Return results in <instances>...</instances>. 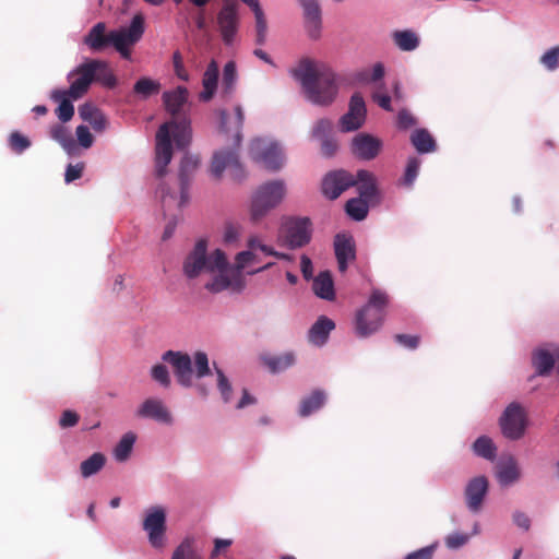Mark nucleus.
<instances>
[{"label": "nucleus", "instance_id": "18", "mask_svg": "<svg viewBox=\"0 0 559 559\" xmlns=\"http://www.w3.org/2000/svg\"><path fill=\"white\" fill-rule=\"evenodd\" d=\"M219 117L221 130L227 135H230L233 145L238 148L242 140L243 110L241 106H235L233 115H229L226 110H221Z\"/></svg>", "mask_w": 559, "mask_h": 559}, {"label": "nucleus", "instance_id": "42", "mask_svg": "<svg viewBox=\"0 0 559 559\" xmlns=\"http://www.w3.org/2000/svg\"><path fill=\"white\" fill-rule=\"evenodd\" d=\"M370 201L364 198H353L346 202L345 210L348 216L355 221H362L366 218L369 211Z\"/></svg>", "mask_w": 559, "mask_h": 559}, {"label": "nucleus", "instance_id": "34", "mask_svg": "<svg viewBox=\"0 0 559 559\" xmlns=\"http://www.w3.org/2000/svg\"><path fill=\"white\" fill-rule=\"evenodd\" d=\"M81 118L88 122L96 132H102L107 127V119L104 114L96 107L85 104L80 107Z\"/></svg>", "mask_w": 559, "mask_h": 559}, {"label": "nucleus", "instance_id": "35", "mask_svg": "<svg viewBox=\"0 0 559 559\" xmlns=\"http://www.w3.org/2000/svg\"><path fill=\"white\" fill-rule=\"evenodd\" d=\"M326 401V394L323 390L317 389L312 393L302 399L299 406V415L307 417L312 413L319 411Z\"/></svg>", "mask_w": 559, "mask_h": 559}, {"label": "nucleus", "instance_id": "11", "mask_svg": "<svg viewBox=\"0 0 559 559\" xmlns=\"http://www.w3.org/2000/svg\"><path fill=\"white\" fill-rule=\"evenodd\" d=\"M143 530L147 532L150 544L157 549L165 545L166 513L162 507H153L143 521Z\"/></svg>", "mask_w": 559, "mask_h": 559}, {"label": "nucleus", "instance_id": "48", "mask_svg": "<svg viewBox=\"0 0 559 559\" xmlns=\"http://www.w3.org/2000/svg\"><path fill=\"white\" fill-rule=\"evenodd\" d=\"M389 304V296L385 292L374 288L371 292L369 300L366 307H370L372 309L380 310L381 312H385V307Z\"/></svg>", "mask_w": 559, "mask_h": 559}, {"label": "nucleus", "instance_id": "54", "mask_svg": "<svg viewBox=\"0 0 559 559\" xmlns=\"http://www.w3.org/2000/svg\"><path fill=\"white\" fill-rule=\"evenodd\" d=\"M333 124L329 119H320L318 120L311 131V136L317 140H322L329 138L332 131Z\"/></svg>", "mask_w": 559, "mask_h": 559}, {"label": "nucleus", "instance_id": "43", "mask_svg": "<svg viewBox=\"0 0 559 559\" xmlns=\"http://www.w3.org/2000/svg\"><path fill=\"white\" fill-rule=\"evenodd\" d=\"M106 457L104 454L96 452L80 465L81 475L84 478L97 474L105 465Z\"/></svg>", "mask_w": 559, "mask_h": 559}, {"label": "nucleus", "instance_id": "59", "mask_svg": "<svg viewBox=\"0 0 559 559\" xmlns=\"http://www.w3.org/2000/svg\"><path fill=\"white\" fill-rule=\"evenodd\" d=\"M417 123L416 118L413 116V114L407 109H402L397 114V128L402 130H407L412 127H414Z\"/></svg>", "mask_w": 559, "mask_h": 559}, {"label": "nucleus", "instance_id": "36", "mask_svg": "<svg viewBox=\"0 0 559 559\" xmlns=\"http://www.w3.org/2000/svg\"><path fill=\"white\" fill-rule=\"evenodd\" d=\"M520 476V468L515 459L512 456L498 466L497 477L499 483L503 486L515 483L519 480Z\"/></svg>", "mask_w": 559, "mask_h": 559}, {"label": "nucleus", "instance_id": "64", "mask_svg": "<svg viewBox=\"0 0 559 559\" xmlns=\"http://www.w3.org/2000/svg\"><path fill=\"white\" fill-rule=\"evenodd\" d=\"M322 143H321V153L323 156L325 157H331L333 156L336 151H337V143L334 139L332 138H325V139H322L321 140Z\"/></svg>", "mask_w": 559, "mask_h": 559}, {"label": "nucleus", "instance_id": "58", "mask_svg": "<svg viewBox=\"0 0 559 559\" xmlns=\"http://www.w3.org/2000/svg\"><path fill=\"white\" fill-rule=\"evenodd\" d=\"M216 374L218 390L221 391L224 402L227 403L230 400L231 385L222 369L216 368Z\"/></svg>", "mask_w": 559, "mask_h": 559}, {"label": "nucleus", "instance_id": "38", "mask_svg": "<svg viewBox=\"0 0 559 559\" xmlns=\"http://www.w3.org/2000/svg\"><path fill=\"white\" fill-rule=\"evenodd\" d=\"M237 70L234 61H228L223 69L222 97L229 99L235 91Z\"/></svg>", "mask_w": 559, "mask_h": 559}, {"label": "nucleus", "instance_id": "41", "mask_svg": "<svg viewBox=\"0 0 559 559\" xmlns=\"http://www.w3.org/2000/svg\"><path fill=\"white\" fill-rule=\"evenodd\" d=\"M394 44L403 51H413L419 45V38L415 32L405 29L393 33Z\"/></svg>", "mask_w": 559, "mask_h": 559}, {"label": "nucleus", "instance_id": "21", "mask_svg": "<svg viewBox=\"0 0 559 559\" xmlns=\"http://www.w3.org/2000/svg\"><path fill=\"white\" fill-rule=\"evenodd\" d=\"M487 491L488 480L485 476H478L469 480L465 488V498L472 512L476 513L481 509Z\"/></svg>", "mask_w": 559, "mask_h": 559}, {"label": "nucleus", "instance_id": "32", "mask_svg": "<svg viewBox=\"0 0 559 559\" xmlns=\"http://www.w3.org/2000/svg\"><path fill=\"white\" fill-rule=\"evenodd\" d=\"M314 294L322 299L333 300L335 298L334 282L329 271L320 272L312 284Z\"/></svg>", "mask_w": 559, "mask_h": 559}, {"label": "nucleus", "instance_id": "9", "mask_svg": "<svg viewBox=\"0 0 559 559\" xmlns=\"http://www.w3.org/2000/svg\"><path fill=\"white\" fill-rule=\"evenodd\" d=\"M249 153L252 159L262 163L270 170H278L283 166L284 156L276 143L255 139L250 143Z\"/></svg>", "mask_w": 559, "mask_h": 559}, {"label": "nucleus", "instance_id": "5", "mask_svg": "<svg viewBox=\"0 0 559 559\" xmlns=\"http://www.w3.org/2000/svg\"><path fill=\"white\" fill-rule=\"evenodd\" d=\"M200 160L197 156L185 155L179 169V180H180V198L177 200L176 195L169 193L168 188L165 185H160L157 189V193L160 195L162 207L164 214L167 212H171L173 207L181 209L188 203L189 194L188 189L190 185V179L193 173L197 170Z\"/></svg>", "mask_w": 559, "mask_h": 559}, {"label": "nucleus", "instance_id": "15", "mask_svg": "<svg viewBox=\"0 0 559 559\" xmlns=\"http://www.w3.org/2000/svg\"><path fill=\"white\" fill-rule=\"evenodd\" d=\"M354 176L345 170L329 173L322 181V192L330 199H337L346 189L354 187Z\"/></svg>", "mask_w": 559, "mask_h": 559}, {"label": "nucleus", "instance_id": "26", "mask_svg": "<svg viewBox=\"0 0 559 559\" xmlns=\"http://www.w3.org/2000/svg\"><path fill=\"white\" fill-rule=\"evenodd\" d=\"M104 22L95 24L84 36L83 43L93 51H102L109 46L110 32L106 33Z\"/></svg>", "mask_w": 559, "mask_h": 559}, {"label": "nucleus", "instance_id": "13", "mask_svg": "<svg viewBox=\"0 0 559 559\" xmlns=\"http://www.w3.org/2000/svg\"><path fill=\"white\" fill-rule=\"evenodd\" d=\"M217 24L225 45H231L238 31V14L231 0L225 3L217 15Z\"/></svg>", "mask_w": 559, "mask_h": 559}, {"label": "nucleus", "instance_id": "3", "mask_svg": "<svg viewBox=\"0 0 559 559\" xmlns=\"http://www.w3.org/2000/svg\"><path fill=\"white\" fill-rule=\"evenodd\" d=\"M162 359L171 366L177 382L185 388L192 386L193 374L201 379L211 373L209 358L204 352L194 354V369L191 357L183 352L167 350L163 354Z\"/></svg>", "mask_w": 559, "mask_h": 559}, {"label": "nucleus", "instance_id": "8", "mask_svg": "<svg viewBox=\"0 0 559 559\" xmlns=\"http://www.w3.org/2000/svg\"><path fill=\"white\" fill-rule=\"evenodd\" d=\"M500 427L506 438L510 440L521 439L527 427L525 408L516 402L509 404L500 417Z\"/></svg>", "mask_w": 559, "mask_h": 559}, {"label": "nucleus", "instance_id": "51", "mask_svg": "<svg viewBox=\"0 0 559 559\" xmlns=\"http://www.w3.org/2000/svg\"><path fill=\"white\" fill-rule=\"evenodd\" d=\"M9 146L14 153L21 154L31 146V141L19 131H14L9 136Z\"/></svg>", "mask_w": 559, "mask_h": 559}, {"label": "nucleus", "instance_id": "31", "mask_svg": "<svg viewBox=\"0 0 559 559\" xmlns=\"http://www.w3.org/2000/svg\"><path fill=\"white\" fill-rule=\"evenodd\" d=\"M218 82V64L215 60H212L203 74L202 85L203 91L200 93V99L203 102H209L213 98Z\"/></svg>", "mask_w": 559, "mask_h": 559}, {"label": "nucleus", "instance_id": "29", "mask_svg": "<svg viewBox=\"0 0 559 559\" xmlns=\"http://www.w3.org/2000/svg\"><path fill=\"white\" fill-rule=\"evenodd\" d=\"M354 180L360 198L367 199L369 201H373V199L377 198L378 189L376 185V176L371 171L360 169L357 171Z\"/></svg>", "mask_w": 559, "mask_h": 559}, {"label": "nucleus", "instance_id": "4", "mask_svg": "<svg viewBox=\"0 0 559 559\" xmlns=\"http://www.w3.org/2000/svg\"><path fill=\"white\" fill-rule=\"evenodd\" d=\"M285 195L286 186L283 180H272L259 186L251 199V219L254 223L260 222L282 203Z\"/></svg>", "mask_w": 559, "mask_h": 559}, {"label": "nucleus", "instance_id": "20", "mask_svg": "<svg viewBox=\"0 0 559 559\" xmlns=\"http://www.w3.org/2000/svg\"><path fill=\"white\" fill-rule=\"evenodd\" d=\"M206 249L207 243L204 239L197 241L193 250L183 262V273L187 277L195 278L202 271L207 272Z\"/></svg>", "mask_w": 559, "mask_h": 559}, {"label": "nucleus", "instance_id": "10", "mask_svg": "<svg viewBox=\"0 0 559 559\" xmlns=\"http://www.w3.org/2000/svg\"><path fill=\"white\" fill-rule=\"evenodd\" d=\"M70 87L68 91H55L52 98L58 100L60 96H69L72 99L81 98L87 91L93 82L92 69L88 67L87 61L80 64L68 74Z\"/></svg>", "mask_w": 559, "mask_h": 559}, {"label": "nucleus", "instance_id": "57", "mask_svg": "<svg viewBox=\"0 0 559 559\" xmlns=\"http://www.w3.org/2000/svg\"><path fill=\"white\" fill-rule=\"evenodd\" d=\"M253 261H255V254L252 250L238 252L235 258L234 270L241 274L242 270Z\"/></svg>", "mask_w": 559, "mask_h": 559}, {"label": "nucleus", "instance_id": "45", "mask_svg": "<svg viewBox=\"0 0 559 559\" xmlns=\"http://www.w3.org/2000/svg\"><path fill=\"white\" fill-rule=\"evenodd\" d=\"M207 272L215 273L216 271H230V266L225 252L221 249L214 250L210 255L206 254Z\"/></svg>", "mask_w": 559, "mask_h": 559}, {"label": "nucleus", "instance_id": "27", "mask_svg": "<svg viewBox=\"0 0 559 559\" xmlns=\"http://www.w3.org/2000/svg\"><path fill=\"white\" fill-rule=\"evenodd\" d=\"M335 323L325 316H321L310 328L308 332V341L316 345L322 346L326 343L329 335L334 330Z\"/></svg>", "mask_w": 559, "mask_h": 559}, {"label": "nucleus", "instance_id": "52", "mask_svg": "<svg viewBox=\"0 0 559 559\" xmlns=\"http://www.w3.org/2000/svg\"><path fill=\"white\" fill-rule=\"evenodd\" d=\"M420 159L417 157H409L406 164L405 173L403 176V183L411 187L419 171Z\"/></svg>", "mask_w": 559, "mask_h": 559}, {"label": "nucleus", "instance_id": "61", "mask_svg": "<svg viewBox=\"0 0 559 559\" xmlns=\"http://www.w3.org/2000/svg\"><path fill=\"white\" fill-rule=\"evenodd\" d=\"M75 132L78 141L82 147L90 148L93 145L94 138L86 126H79Z\"/></svg>", "mask_w": 559, "mask_h": 559}, {"label": "nucleus", "instance_id": "17", "mask_svg": "<svg viewBox=\"0 0 559 559\" xmlns=\"http://www.w3.org/2000/svg\"><path fill=\"white\" fill-rule=\"evenodd\" d=\"M384 317L385 312L365 306L356 314V333L360 337L369 336L380 329Z\"/></svg>", "mask_w": 559, "mask_h": 559}, {"label": "nucleus", "instance_id": "44", "mask_svg": "<svg viewBox=\"0 0 559 559\" xmlns=\"http://www.w3.org/2000/svg\"><path fill=\"white\" fill-rule=\"evenodd\" d=\"M473 450L476 455L492 461L496 457L497 448L492 440L487 436H481L473 443Z\"/></svg>", "mask_w": 559, "mask_h": 559}, {"label": "nucleus", "instance_id": "16", "mask_svg": "<svg viewBox=\"0 0 559 559\" xmlns=\"http://www.w3.org/2000/svg\"><path fill=\"white\" fill-rule=\"evenodd\" d=\"M382 141L369 133H358L352 140L353 154L364 160L374 159L382 148Z\"/></svg>", "mask_w": 559, "mask_h": 559}, {"label": "nucleus", "instance_id": "25", "mask_svg": "<svg viewBox=\"0 0 559 559\" xmlns=\"http://www.w3.org/2000/svg\"><path fill=\"white\" fill-rule=\"evenodd\" d=\"M138 416L143 418H152L154 420L168 424L171 421V416L168 409L164 406L163 402L157 399L145 400L141 407L138 409Z\"/></svg>", "mask_w": 559, "mask_h": 559}, {"label": "nucleus", "instance_id": "37", "mask_svg": "<svg viewBox=\"0 0 559 559\" xmlns=\"http://www.w3.org/2000/svg\"><path fill=\"white\" fill-rule=\"evenodd\" d=\"M261 359L273 373L284 371L295 364V355L292 352L283 355H264Z\"/></svg>", "mask_w": 559, "mask_h": 559}, {"label": "nucleus", "instance_id": "2", "mask_svg": "<svg viewBox=\"0 0 559 559\" xmlns=\"http://www.w3.org/2000/svg\"><path fill=\"white\" fill-rule=\"evenodd\" d=\"M170 131L173 132L176 146L180 150L186 148L191 141L190 119L188 116L163 123L156 132L155 164L156 175L159 178L165 176L167 166L173 158Z\"/></svg>", "mask_w": 559, "mask_h": 559}, {"label": "nucleus", "instance_id": "28", "mask_svg": "<svg viewBox=\"0 0 559 559\" xmlns=\"http://www.w3.org/2000/svg\"><path fill=\"white\" fill-rule=\"evenodd\" d=\"M559 358V349L550 353L547 349L538 348L532 355V364L538 376H548L555 366L556 359Z\"/></svg>", "mask_w": 559, "mask_h": 559}, {"label": "nucleus", "instance_id": "7", "mask_svg": "<svg viewBox=\"0 0 559 559\" xmlns=\"http://www.w3.org/2000/svg\"><path fill=\"white\" fill-rule=\"evenodd\" d=\"M312 224L308 217H288L283 222L282 236L290 249L301 248L311 240Z\"/></svg>", "mask_w": 559, "mask_h": 559}, {"label": "nucleus", "instance_id": "56", "mask_svg": "<svg viewBox=\"0 0 559 559\" xmlns=\"http://www.w3.org/2000/svg\"><path fill=\"white\" fill-rule=\"evenodd\" d=\"M151 376L156 382H158L163 386L168 388L170 385L169 372L165 365L157 364L153 366L151 370Z\"/></svg>", "mask_w": 559, "mask_h": 559}, {"label": "nucleus", "instance_id": "19", "mask_svg": "<svg viewBox=\"0 0 559 559\" xmlns=\"http://www.w3.org/2000/svg\"><path fill=\"white\" fill-rule=\"evenodd\" d=\"M189 92L185 86H177L175 90L166 91L162 95L166 111L171 116V120H178L187 116L186 106Z\"/></svg>", "mask_w": 559, "mask_h": 559}, {"label": "nucleus", "instance_id": "24", "mask_svg": "<svg viewBox=\"0 0 559 559\" xmlns=\"http://www.w3.org/2000/svg\"><path fill=\"white\" fill-rule=\"evenodd\" d=\"M226 168H234L235 170L241 169L235 148L218 151L213 155L211 164L212 175L219 178Z\"/></svg>", "mask_w": 559, "mask_h": 559}, {"label": "nucleus", "instance_id": "1", "mask_svg": "<svg viewBox=\"0 0 559 559\" xmlns=\"http://www.w3.org/2000/svg\"><path fill=\"white\" fill-rule=\"evenodd\" d=\"M292 74L300 83L306 97L311 103L328 106L336 98L338 92L336 74L329 66L304 58L292 70Z\"/></svg>", "mask_w": 559, "mask_h": 559}, {"label": "nucleus", "instance_id": "39", "mask_svg": "<svg viewBox=\"0 0 559 559\" xmlns=\"http://www.w3.org/2000/svg\"><path fill=\"white\" fill-rule=\"evenodd\" d=\"M49 135L56 142H58L68 153H71L75 148V141L71 132L60 123H56L50 127Z\"/></svg>", "mask_w": 559, "mask_h": 559}, {"label": "nucleus", "instance_id": "30", "mask_svg": "<svg viewBox=\"0 0 559 559\" xmlns=\"http://www.w3.org/2000/svg\"><path fill=\"white\" fill-rule=\"evenodd\" d=\"M87 63L92 69L93 82H99L102 85L108 88L116 86L117 79L106 61L91 59L87 60Z\"/></svg>", "mask_w": 559, "mask_h": 559}, {"label": "nucleus", "instance_id": "55", "mask_svg": "<svg viewBox=\"0 0 559 559\" xmlns=\"http://www.w3.org/2000/svg\"><path fill=\"white\" fill-rule=\"evenodd\" d=\"M173 66H174V72H175L176 76L181 81L188 82L190 79V75L185 68L183 57L179 50H176L173 53Z\"/></svg>", "mask_w": 559, "mask_h": 559}, {"label": "nucleus", "instance_id": "49", "mask_svg": "<svg viewBox=\"0 0 559 559\" xmlns=\"http://www.w3.org/2000/svg\"><path fill=\"white\" fill-rule=\"evenodd\" d=\"M242 234V227L238 223L228 222L224 226L223 240L225 245H235Z\"/></svg>", "mask_w": 559, "mask_h": 559}, {"label": "nucleus", "instance_id": "60", "mask_svg": "<svg viewBox=\"0 0 559 559\" xmlns=\"http://www.w3.org/2000/svg\"><path fill=\"white\" fill-rule=\"evenodd\" d=\"M394 340L396 343L408 349H416L420 344L419 335L395 334Z\"/></svg>", "mask_w": 559, "mask_h": 559}, {"label": "nucleus", "instance_id": "46", "mask_svg": "<svg viewBox=\"0 0 559 559\" xmlns=\"http://www.w3.org/2000/svg\"><path fill=\"white\" fill-rule=\"evenodd\" d=\"M171 559H201L193 537H186L175 549Z\"/></svg>", "mask_w": 559, "mask_h": 559}, {"label": "nucleus", "instance_id": "63", "mask_svg": "<svg viewBox=\"0 0 559 559\" xmlns=\"http://www.w3.org/2000/svg\"><path fill=\"white\" fill-rule=\"evenodd\" d=\"M79 423V415L73 411H64L60 417L59 425L62 428L73 427Z\"/></svg>", "mask_w": 559, "mask_h": 559}, {"label": "nucleus", "instance_id": "53", "mask_svg": "<svg viewBox=\"0 0 559 559\" xmlns=\"http://www.w3.org/2000/svg\"><path fill=\"white\" fill-rule=\"evenodd\" d=\"M540 63L549 71H555L559 68V46H555L547 50L540 57Z\"/></svg>", "mask_w": 559, "mask_h": 559}, {"label": "nucleus", "instance_id": "40", "mask_svg": "<svg viewBox=\"0 0 559 559\" xmlns=\"http://www.w3.org/2000/svg\"><path fill=\"white\" fill-rule=\"evenodd\" d=\"M160 88L162 85L158 81L147 76L139 79L133 85L134 94L140 96L142 99H147L148 97L158 94Z\"/></svg>", "mask_w": 559, "mask_h": 559}, {"label": "nucleus", "instance_id": "62", "mask_svg": "<svg viewBox=\"0 0 559 559\" xmlns=\"http://www.w3.org/2000/svg\"><path fill=\"white\" fill-rule=\"evenodd\" d=\"M83 170H84V164L83 163H78L75 165H72V164H69L67 169H66V174H64V180L66 182H72L79 178L82 177V174H83Z\"/></svg>", "mask_w": 559, "mask_h": 559}, {"label": "nucleus", "instance_id": "50", "mask_svg": "<svg viewBox=\"0 0 559 559\" xmlns=\"http://www.w3.org/2000/svg\"><path fill=\"white\" fill-rule=\"evenodd\" d=\"M59 106L56 110V114L61 122H68L74 116V106L67 96H60Z\"/></svg>", "mask_w": 559, "mask_h": 559}, {"label": "nucleus", "instance_id": "12", "mask_svg": "<svg viewBox=\"0 0 559 559\" xmlns=\"http://www.w3.org/2000/svg\"><path fill=\"white\" fill-rule=\"evenodd\" d=\"M366 104L362 95L356 92L352 95L348 105V111L340 119V129L342 132H352L361 128L366 121Z\"/></svg>", "mask_w": 559, "mask_h": 559}, {"label": "nucleus", "instance_id": "23", "mask_svg": "<svg viewBox=\"0 0 559 559\" xmlns=\"http://www.w3.org/2000/svg\"><path fill=\"white\" fill-rule=\"evenodd\" d=\"M304 8L305 26L308 35L317 39L321 32V9L317 0H299Z\"/></svg>", "mask_w": 559, "mask_h": 559}, {"label": "nucleus", "instance_id": "14", "mask_svg": "<svg viewBox=\"0 0 559 559\" xmlns=\"http://www.w3.org/2000/svg\"><path fill=\"white\" fill-rule=\"evenodd\" d=\"M216 275L205 284V289L212 294H218L226 289H230L235 293H240L246 282L242 274H238L237 271H216Z\"/></svg>", "mask_w": 559, "mask_h": 559}, {"label": "nucleus", "instance_id": "22", "mask_svg": "<svg viewBox=\"0 0 559 559\" xmlns=\"http://www.w3.org/2000/svg\"><path fill=\"white\" fill-rule=\"evenodd\" d=\"M334 251L338 270L344 273L347 270L348 262L354 261L356 258L353 238L344 234H337L334 240Z\"/></svg>", "mask_w": 559, "mask_h": 559}, {"label": "nucleus", "instance_id": "47", "mask_svg": "<svg viewBox=\"0 0 559 559\" xmlns=\"http://www.w3.org/2000/svg\"><path fill=\"white\" fill-rule=\"evenodd\" d=\"M134 442H135L134 433L127 432L126 435H123V437L121 438V440L119 441V443L116 445V448L114 450L115 459L119 462H124L129 457V455L133 449Z\"/></svg>", "mask_w": 559, "mask_h": 559}, {"label": "nucleus", "instance_id": "33", "mask_svg": "<svg viewBox=\"0 0 559 559\" xmlns=\"http://www.w3.org/2000/svg\"><path fill=\"white\" fill-rule=\"evenodd\" d=\"M411 143L419 154L432 153L437 148V143L427 129L414 130L411 134Z\"/></svg>", "mask_w": 559, "mask_h": 559}, {"label": "nucleus", "instance_id": "6", "mask_svg": "<svg viewBox=\"0 0 559 559\" xmlns=\"http://www.w3.org/2000/svg\"><path fill=\"white\" fill-rule=\"evenodd\" d=\"M144 33V19L141 14L133 16L129 27L110 32L109 46L112 45L124 59L131 58L130 46L140 40Z\"/></svg>", "mask_w": 559, "mask_h": 559}]
</instances>
